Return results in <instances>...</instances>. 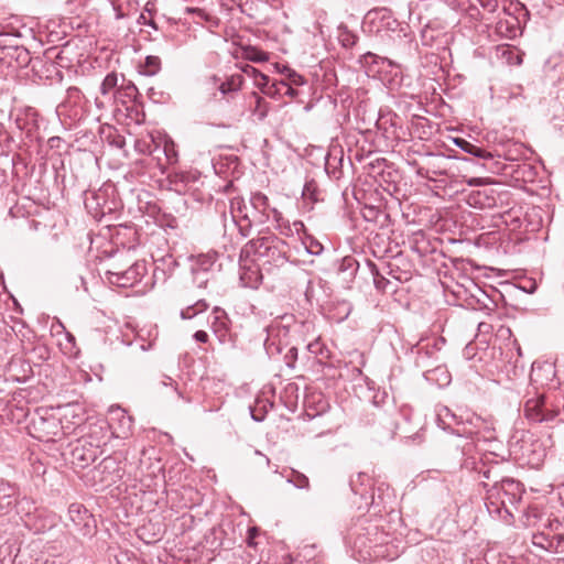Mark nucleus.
<instances>
[{"label": "nucleus", "mask_w": 564, "mask_h": 564, "mask_svg": "<svg viewBox=\"0 0 564 564\" xmlns=\"http://www.w3.org/2000/svg\"><path fill=\"white\" fill-rule=\"evenodd\" d=\"M524 416L533 423L547 425L564 422V409L558 402L550 400L545 394L527 400L524 404Z\"/></svg>", "instance_id": "3"}, {"label": "nucleus", "mask_w": 564, "mask_h": 564, "mask_svg": "<svg viewBox=\"0 0 564 564\" xmlns=\"http://www.w3.org/2000/svg\"><path fill=\"white\" fill-rule=\"evenodd\" d=\"M118 73H108L100 84V93L102 96H110L115 100V93L119 90Z\"/></svg>", "instance_id": "34"}, {"label": "nucleus", "mask_w": 564, "mask_h": 564, "mask_svg": "<svg viewBox=\"0 0 564 564\" xmlns=\"http://www.w3.org/2000/svg\"><path fill=\"white\" fill-rule=\"evenodd\" d=\"M460 427H457L456 435L459 437L473 438L480 434L481 430L485 429V420L473 412H464L463 421H460Z\"/></svg>", "instance_id": "18"}, {"label": "nucleus", "mask_w": 564, "mask_h": 564, "mask_svg": "<svg viewBox=\"0 0 564 564\" xmlns=\"http://www.w3.org/2000/svg\"><path fill=\"white\" fill-rule=\"evenodd\" d=\"M217 260L216 253H200L189 256V271L194 284L198 288H207L208 282L214 276V267Z\"/></svg>", "instance_id": "6"}, {"label": "nucleus", "mask_w": 564, "mask_h": 564, "mask_svg": "<svg viewBox=\"0 0 564 564\" xmlns=\"http://www.w3.org/2000/svg\"><path fill=\"white\" fill-rule=\"evenodd\" d=\"M486 491L485 505L490 514L501 518L512 517L511 508H517L524 492L523 485L508 477L495 480L492 484L480 481Z\"/></svg>", "instance_id": "1"}, {"label": "nucleus", "mask_w": 564, "mask_h": 564, "mask_svg": "<svg viewBox=\"0 0 564 564\" xmlns=\"http://www.w3.org/2000/svg\"><path fill=\"white\" fill-rule=\"evenodd\" d=\"M549 542H550V533L541 532V533L533 535V544L535 546H539V547L550 551V549L546 545V544H549Z\"/></svg>", "instance_id": "53"}, {"label": "nucleus", "mask_w": 564, "mask_h": 564, "mask_svg": "<svg viewBox=\"0 0 564 564\" xmlns=\"http://www.w3.org/2000/svg\"><path fill=\"white\" fill-rule=\"evenodd\" d=\"M420 87V78L414 77L413 73H393L388 78V88L398 90L400 94L413 97Z\"/></svg>", "instance_id": "11"}, {"label": "nucleus", "mask_w": 564, "mask_h": 564, "mask_svg": "<svg viewBox=\"0 0 564 564\" xmlns=\"http://www.w3.org/2000/svg\"><path fill=\"white\" fill-rule=\"evenodd\" d=\"M286 479L299 489H308L310 487L308 478L297 470L291 469L286 476Z\"/></svg>", "instance_id": "42"}, {"label": "nucleus", "mask_w": 564, "mask_h": 564, "mask_svg": "<svg viewBox=\"0 0 564 564\" xmlns=\"http://www.w3.org/2000/svg\"><path fill=\"white\" fill-rule=\"evenodd\" d=\"M273 246L271 241V235L264 237H258L256 239L249 240L245 247L241 249V256L249 257L250 254H256L260 258H263L268 254V251Z\"/></svg>", "instance_id": "23"}, {"label": "nucleus", "mask_w": 564, "mask_h": 564, "mask_svg": "<svg viewBox=\"0 0 564 564\" xmlns=\"http://www.w3.org/2000/svg\"><path fill=\"white\" fill-rule=\"evenodd\" d=\"M480 6L489 12H495L498 8L497 0H479Z\"/></svg>", "instance_id": "57"}, {"label": "nucleus", "mask_w": 564, "mask_h": 564, "mask_svg": "<svg viewBox=\"0 0 564 564\" xmlns=\"http://www.w3.org/2000/svg\"><path fill=\"white\" fill-rule=\"evenodd\" d=\"M272 406L273 404L265 399H256L254 404L249 406L252 420L262 422L267 416L269 408Z\"/></svg>", "instance_id": "35"}, {"label": "nucleus", "mask_w": 564, "mask_h": 564, "mask_svg": "<svg viewBox=\"0 0 564 564\" xmlns=\"http://www.w3.org/2000/svg\"><path fill=\"white\" fill-rule=\"evenodd\" d=\"M197 314L196 312L194 311V306L191 305V306H187L186 308L182 310L181 311V317L183 319H191L193 317H195Z\"/></svg>", "instance_id": "60"}, {"label": "nucleus", "mask_w": 564, "mask_h": 564, "mask_svg": "<svg viewBox=\"0 0 564 564\" xmlns=\"http://www.w3.org/2000/svg\"><path fill=\"white\" fill-rule=\"evenodd\" d=\"M366 265L369 269V272H370V274L372 276L375 288L379 292H382V293L387 292L388 291V286L391 285V282L384 276L383 271H381L376 265V263H373L370 260L366 261Z\"/></svg>", "instance_id": "31"}, {"label": "nucleus", "mask_w": 564, "mask_h": 564, "mask_svg": "<svg viewBox=\"0 0 564 564\" xmlns=\"http://www.w3.org/2000/svg\"><path fill=\"white\" fill-rule=\"evenodd\" d=\"M42 411L47 413V410H45V409H42V408L37 409L36 410L37 417H33L31 421L35 430H43V426L45 424L57 427V425L59 423H62V421H57L53 415L50 419L45 417L44 415L41 414Z\"/></svg>", "instance_id": "39"}, {"label": "nucleus", "mask_w": 564, "mask_h": 564, "mask_svg": "<svg viewBox=\"0 0 564 564\" xmlns=\"http://www.w3.org/2000/svg\"><path fill=\"white\" fill-rule=\"evenodd\" d=\"M351 491L360 497V507L364 502H373V481L366 473H358L349 481Z\"/></svg>", "instance_id": "16"}, {"label": "nucleus", "mask_w": 564, "mask_h": 564, "mask_svg": "<svg viewBox=\"0 0 564 564\" xmlns=\"http://www.w3.org/2000/svg\"><path fill=\"white\" fill-rule=\"evenodd\" d=\"M264 348H265V351L267 354L270 356V357H274L276 355H280L283 350V347L281 345L280 341H276L271 332L269 330V334H268V337L264 341Z\"/></svg>", "instance_id": "45"}, {"label": "nucleus", "mask_w": 564, "mask_h": 564, "mask_svg": "<svg viewBox=\"0 0 564 564\" xmlns=\"http://www.w3.org/2000/svg\"><path fill=\"white\" fill-rule=\"evenodd\" d=\"M411 352L415 354V365L420 368H426L429 366L427 361L436 355V348L435 345L417 343L411 348Z\"/></svg>", "instance_id": "27"}, {"label": "nucleus", "mask_w": 564, "mask_h": 564, "mask_svg": "<svg viewBox=\"0 0 564 564\" xmlns=\"http://www.w3.org/2000/svg\"><path fill=\"white\" fill-rule=\"evenodd\" d=\"M138 23L143 24V25H150L155 30L158 29L154 20L152 18L147 17V14L144 12H142L140 14V17L138 18Z\"/></svg>", "instance_id": "58"}, {"label": "nucleus", "mask_w": 564, "mask_h": 564, "mask_svg": "<svg viewBox=\"0 0 564 564\" xmlns=\"http://www.w3.org/2000/svg\"><path fill=\"white\" fill-rule=\"evenodd\" d=\"M242 76L241 74H232L231 76H227V74H224V76H218L214 74L210 77V84L213 86V89L219 90V93L225 97L232 93H237L241 86H242Z\"/></svg>", "instance_id": "19"}, {"label": "nucleus", "mask_w": 564, "mask_h": 564, "mask_svg": "<svg viewBox=\"0 0 564 564\" xmlns=\"http://www.w3.org/2000/svg\"><path fill=\"white\" fill-rule=\"evenodd\" d=\"M333 160L336 161V158H333ZM325 169H326L328 174L333 175V177H335V178H339L340 177V172H337L336 166L333 165L332 158H328L326 160Z\"/></svg>", "instance_id": "56"}, {"label": "nucleus", "mask_w": 564, "mask_h": 564, "mask_svg": "<svg viewBox=\"0 0 564 564\" xmlns=\"http://www.w3.org/2000/svg\"><path fill=\"white\" fill-rule=\"evenodd\" d=\"M120 80L119 90L115 93V101L121 105H126L128 101H134L139 95L134 83L127 80L123 73H121Z\"/></svg>", "instance_id": "26"}, {"label": "nucleus", "mask_w": 564, "mask_h": 564, "mask_svg": "<svg viewBox=\"0 0 564 564\" xmlns=\"http://www.w3.org/2000/svg\"><path fill=\"white\" fill-rule=\"evenodd\" d=\"M303 243L305 246L306 251L313 256H319L324 250L323 245L312 236H307Z\"/></svg>", "instance_id": "46"}, {"label": "nucleus", "mask_w": 564, "mask_h": 564, "mask_svg": "<svg viewBox=\"0 0 564 564\" xmlns=\"http://www.w3.org/2000/svg\"><path fill=\"white\" fill-rule=\"evenodd\" d=\"M514 354L512 350H509L506 352V357L508 360L506 361L503 366V371L508 376V378H517L524 372V364L520 360V357L522 356L521 348H517V358L512 360Z\"/></svg>", "instance_id": "28"}, {"label": "nucleus", "mask_w": 564, "mask_h": 564, "mask_svg": "<svg viewBox=\"0 0 564 564\" xmlns=\"http://www.w3.org/2000/svg\"><path fill=\"white\" fill-rule=\"evenodd\" d=\"M107 424L90 427L89 433L78 440L70 449V463L76 469H85L101 454L100 446L106 444Z\"/></svg>", "instance_id": "2"}, {"label": "nucleus", "mask_w": 564, "mask_h": 564, "mask_svg": "<svg viewBox=\"0 0 564 564\" xmlns=\"http://www.w3.org/2000/svg\"><path fill=\"white\" fill-rule=\"evenodd\" d=\"M464 413H456L446 405H438L436 408V422L437 425L452 434L456 435L457 427H460Z\"/></svg>", "instance_id": "20"}, {"label": "nucleus", "mask_w": 564, "mask_h": 564, "mask_svg": "<svg viewBox=\"0 0 564 564\" xmlns=\"http://www.w3.org/2000/svg\"><path fill=\"white\" fill-rule=\"evenodd\" d=\"M159 262L163 265L162 271L165 276H171L180 265L178 261L172 254L162 257Z\"/></svg>", "instance_id": "44"}, {"label": "nucleus", "mask_w": 564, "mask_h": 564, "mask_svg": "<svg viewBox=\"0 0 564 564\" xmlns=\"http://www.w3.org/2000/svg\"><path fill=\"white\" fill-rule=\"evenodd\" d=\"M473 468H474L475 470H477V471H478V474H479L482 478H485V479H487V480H492V482H494L495 480H498V479H497V476H498V475H497V470H496V468L487 467L484 463H480V464H479V467H473Z\"/></svg>", "instance_id": "48"}, {"label": "nucleus", "mask_w": 564, "mask_h": 564, "mask_svg": "<svg viewBox=\"0 0 564 564\" xmlns=\"http://www.w3.org/2000/svg\"><path fill=\"white\" fill-rule=\"evenodd\" d=\"M469 206L478 209H490L497 206L496 191L482 187L471 191L466 198Z\"/></svg>", "instance_id": "17"}, {"label": "nucleus", "mask_w": 564, "mask_h": 564, "mask_svg": "<svg viewBox=\"0 0 564 564\" xmlns=\"http://www.w3.org/2000/svg\"><path fill=\"white\" fill-rule=\"evenodd\" d=\"M387 491L388 486L384 488V484H381L378 487H373V502H364L362 505L366 507H372L376 509V511L380 512L386 508V498H390V495Z\"/></svg>", "instance_id": "32"}, {"label": "nucleus", "mask_w": 564, "mask_h": 564, "mask_svg": "<svg viewBox=\"0 0 564 564\" xmlns=\"http://www.w3.org/2000/svg\"><path fill=\"white\" fill-rule=\"evenodd\" d=\"M317 192H318L317 183L314 180H310V181L305 182L302 195L304 198H308L313 202H317L318 200Z\"/></svg>", "instance_id": "47"}, {"label": "nucleus", "mask_w": 564, "mask_h": 564, "mask_svg": "<svg viewBox=\"0 0 564 564\" xmlns=\"http://www.w3.org/2000/svg\"><path fill=\"white\" fill-rule=\"evenodd\" d=\"M80 94L82 93L77 87L72 86L67 88V97L68 99H74V102H77V100H79Z\"/></svg>", "instance_id": "61"}, {"label": "nucleus", "mask_w": 564, "mask_h": 564, "mask_svg": "<svg viewBox=\"0 0 564 564\" xmlns=\"http://www.w3.org/2000/svg\"><path fill=\"white\" fill-rule=\"evenodd\" d=\"M150 148H151V143H148V142L142 141V140H135V143H134L135 151H138L140 153L149 152V154L151 156H155L156 152H154V149L151 150Z\"/></svg>", "instance_id": "54"}, {"label": "nucleus", "mask_w": 564, "mask_h": 564, "mask_svg": "<svg viewBox=\"0 0 564 564\" xmlns=\"http://www.w3.org/2000/svg\"><path fill=\"white\" fill-rule=\"evenodd\" d=\"M337 39L344 47H351L356 44L358 37L354 32L348 30L347 26L340 25L338 28Z\"/></svg>", "instance_id": "40"}, {"label": "nucleus", "mask_w": 564, "mask_h": 564, "mask_svg": "<svg viewBox=\"0 0 564 564\" xmlns=\"http://www.w3.org/2000/svg\"><path fill=\"white\" fill-rule=\"evenodd\" d=\"M273 246L264 257L265 262L273 264L276 268L284 265L289 261L288 257V242L275 235H271Z\"/></svg>", "instance_id": "21"}, {"label": "nucleus", "mask_w": 564, "mask_h": 564, "mask_svg": "<svg viewBox=\"0 0 564 564\" xmlns=\"http://www.w3.org/2000/svg\"><path fill=\"white\" fill-rule=\"evenodd\" d=\"M154 152H156L155 155H160V153H163L164 156H165V166L166 164H175L177 162V152L174 148V144L171 142H165L163 148H161L160 145L155 144L154 145Z\"/></svg>", "instance_id": "37"}, {"label": "nucleus", "mask_w": 564, "mask_h": 564, "mask_svg": "<svg viewBox=\"0 0 564 564\" xmlns=\"http://www.w3.org/2000/svg\"><path fill=\"white\" fill-rule=\"evenodd\" d=\"M379 539L378 527L376 525L356 529L349 534L351 547L357 551L362 558H366V555L370 556V550L380 545Z\"/></svg>", "instance_id": "9"}, {"label": "nucleus", "mask_w": 564, "mask_h": 564, "mask_svg": "<svg viewBox=\"0 0 564 564\" xmlns=\"http://www.w3.org/2000/svg\"><path fill=\"white\" fill-rule=\"evenodd\" d=\"M123 459L124 456L121 452L105 457L87 474V477H90L93 481V486H111L121 480L124 475Z\"/></svg>", "instance_id": "4"}, {"label": "nucleus", "mask_w": 564, "mask_h": 564, "mask_svg": "<svg viewBox=\"0 0 564 564\" xmlns=\"http://www.w3.org/2000/svg\"><path fill=\"white\" fill-rule=\"evenodd\" d=\"M20 488L15 482L0 478V514L9 513L18 503Z\"/></svg>", "instance_id": "15"}, {"label": "nucleus", "mask_w": 564, "mask_h": 564, "mask_svg": "<svg viewBox=\"0 0 564 564\" xmlns=\"http://www.w3.org/2000/svg\"><path fill=\"white\" fill-rule=\"evenodd\" d=\"M145 66L147 67H155L160 68L161 66V59L159 56L150 55L145 58Z\"/></svg>", "instance_id": "59"}, {"label": "nucleus", "mask_w": 564, "mask_h": 564, "mask_svg": "<svg viewBox=\"0 0 564 564\" xmlns=\"http://www.w3.org/2000/svg\"><path fill=\"white\" fill-rule=\"evenodd\" d=\"M193 306L196 314H198L205 312L209 305L205 300H198L195 304H193Z\"/></svg>", "instance_id": "64"}, {"label": "nucleus", "mask_w": 564, "mask_h": 564, "mask_svg": "<svg viewBox=\"0 0 564 564\" xmlns=\"http://www.w3.org/2000/svg\"><path fill=\"white\" fill-rule=\"evenodd\" d=\"M427 381L437 384L438 387H446L451 383L452 377L445 367L436 366L433 369H427L424 372Z\"/></svg>", "instance_id": "30"}, {"label": "nucleus", "mask_w": 564, "mask_h": 564, "mask_svg": "<svg viewBox=\"0 0 564 564\" xmlns=\"http://www.w3.org/2000/svg\"><path fill=\"white\" fill-rule=\"evenodd\" d=\"M110 144L117 147V148H123L124 144H126V140H124V137L118 134V133H115V135L112 137V139L109 141Z\"/></svg>", "instance_id": "62"}, {"label": "nucleus", "mask_w": 564, "mask_h": 564, "mask_svg": "<svg viewBox=\"0 0 564 564\" xmlns=\"http://www.w3.org/2000/svg\"><path fill=\"white\" fill-rule=\"evenodd\" d=\"M297 357H299V350L296 347L292 346L288 349V351L284 354L283 356V361L284 364L291 368V369H294L295 368V362L297 360Z\"/></svg>", "instance_id": "49"}, {"label": "nucleus", "mask_w": 564, "mask_h": 564, "mask_svg": "<svg viewBox=\"0 0 564 564\" xmlns=\"http://www.w3.org/2000/svg\"><path fill=\"white\" fill-rule=\"evenodd\" d=\"M193 337L196 341L203 343V344L207 343L208 338H209L208 334L205 330L195 332Z\"/></svg>", "instance_id": "63"}, {"label": "nucleus", "mask_w": 564, "mask_h": 564, "mask_svg": "<svg viewBox=\"0 0 564 564\" xmlns=\"http://www.w3.org/2000/svg\"><path fill=\"white\" fill-rule=\"evenodd\" d=\"M148 268L144 260L133 262L127 269L115 268L106 272L109 283L120 288H131L140 282L147 274Z\"/></svg>", "instance_id": "7"}, {"label": "nucleus", "mask_w": 564, "mask_h": 564, "mask_svg": "<svg viewBox=\"0 0 564 564\" xmlns=\"http://www.w3.org/2000/svg\"><path fill=\"white\" fill-rule=\"evenodd\" d=\"M307 350L316 356H328V350L326 349L324 344H322L318 339L310 343L307 345Z\"/></svg>", "instance_id": "50"}, {"label": "nucleus", "mask_w": 564, "mask_h": 564, "mask_svg": "<svg viewBox=\"0 0 564 564\" xmlns=\"http://www.w3.org/2000/svg\"><path fill=\"white\" fill-rule=\"evenodd\" d=\"M555 367L553 364L534 361L531 367L530 382L535 388L549 386L554 381Z\"/></svg>", "instance_id": "12"}, {"label": "nucleus", "mask_w": 564, "mask_h": 564, "mask_svg": "<svg viewBox=\"0 0 564 564\" xmlns=\"http://www.w3.org/2000/svg\"><path fill=\"white\" fill-rule=\"evenodd\" d=\"M398 415H400V411L393 404H390L386 409L380 408L377 404H373L372 411L370 412L372 422L379 423L391 433H394V431L399 427V422L397 420Z\"/></svg>", "instance_id": "14"}, {"label": "nucleus", "mask_w": 564, "mask_h": 564, "mask_svg": "<svg viewBox=\"0 0 564 564\" xmlns=\"http://www.w3.org/2000/svg\"><path fill=\"white\" fill-rule=\"evenodd\" d=\"M269 54L254 46H246L240 50V57L252 63H264L269 61Z\"/></svg>", "instance_id": "33"}, {"label": "nucleus", "mask_w": 564, "mask_h": 564, "mask_svg": "<svg viewBox=\"0 0 564 564\" xmlns=\"http://www.w3.org/2000/svg\"><path fill=\"white\" fill-rule=\"evenodd\" d=\"M500 57L505 59L509 66H520L522 63V53L517 48H502Z\"/></svg>", "instance_id": "38"}, {"label": "nucleus", "mask_w": 564, "mask_h": 564, "mask_svg": "<svg viewBox=\"0 0 564 564\" xmlns=\"http://www.w3.org/2000/svg\"><path fill=\"white\" fill-rule=\"evenodd\" d=\"M162 383H163L164 386H166V387H167V386H171V387H172V386H174V390H175V392L177 393L178 398H181V399L185 400L186 402H191V399H189V398H185V397L183 395V393H182V391H180V389H178V387H177L176 382H175L171 377H165V379L162 381Z\"/></svg>", "instance_id": "55"}, {"label": "nucleus", "mask_w": 564, "mask_h": 564, "mask_svg": "<svg viewBox=\"0 0 564 564\" xmlns=\"http://www.w3.org/2000/svg\"><path fill=\"white\" fill-rule=\"evenodd\" d=\"M380 214H381V210L376 206L366 205L362 208V217L367 221H377Z\"/></svg>", "instance_id": "51"}, {"label": "nucleus", "mask_w": 564, "mask_h": 564, "mask_svg": "<svg viewBox=\"0 0 564 564\" xmlns=\"http://www.w3.org/2000/svg\"><path fill=\"white\" fill-rule=\"evenodd\" d=\"M333 265L335 273L340 276L344 282L351 281L359 268L358 261L351 256L336 260Z\"/></svg>", "instance_id": "25"}, {"label": "nucleus", "mask_w": 564, "mask_h": 564, "mask_svg": "<svg viewBox=\"0 0 564 564\" xmlns=\"http://www.w3.org/2000/svg\"><path fill=\"white\" fill-rule=\"evenodd\" d=\"M359 63L361 67L371 68V67H389V68H401L402 64L391 58L390 56H380L378 54L367 52L362 54L359 58Z\"/></svg>", "instance_id": "22"}, {"label": "nucleus", "mask_w": 564, "mask_h": 564, "mask_svg": "<svg viewBox=\"0 0 564 564\" xmlns=\"http://www.w3.org/2000/svg\"><path fill=\"white\" fill-rule=\"evenodd\" d=\"M453 142L462 151L475 158L482 159L486 162H490L491 164L498 165V162L495 161L494 154L484 148L478 147L464 138H454Z\"/></svg>", "instance_id": "24"}, {"label": "nucleus", "mask_w": 564, "mask_h": 564, "mask_svg": "<svg viewBox=\"0 0 564 564\" xmlns=\"http://www.w3.org/2000/svg\"><path fill=\"white\" fill-rule=\"evenodd\" d=\"M154 160H156L158 167L161 170L162 173H164L165 165L164 163H162L160 155L135 160L132 164L133 171L137 172L138 174L144 173L154 164Z\"/></svg>", "instance_id": "36"}, {"label": "nucleus", "mask_w": 564, "mask_h": 564, "mask_svg": "<svg viewBox=\"0 0 564 564\" xmlns=\"http://www.w3.org/2000/svg\"><path fill=\"white\" fill-rule=\"evenodd\" d=\"M68 516L75 529L83 536H93L96 533V520L83 505L72 503L68 507Z\"/></svg>", "instance_id": "10"}, {"label": "nucleus", "mask_w": 564, "mask_h": 564, "mask_svg": "<svg viewBox=\"0 0 564 564\" xmlns=\"http://www.w3.org/2000/svg\"><path fill=\"white\" fill-rule=\"evenodd\" d=\"M546 545L550 551L564 556V532L550 533V542Z\"/></svg>", "instance_id": "41"}, {"label": "nucleus", "mask_w": 564, "mask_h": 564, "mask_svg": "<svg viewBox=\"0 0 564 564\" xmlns=\"http://www.w3.org/2000/svg\"><path fill=\"white\" fill-rule=\"evenodd\" d=\"M17 128L28 138H33L39 129V113L32 107L19 109L14 119Z\"/></svg>", "instance_id": "13"}, {"label": "nucleus", "mask_w": 564, "mask_h": 564, "mask_svg": "<svg viewBox=\"0 0 564 564\" xmlns=\"http://www.w3.org/2000/svg\"><path fill=\"white\" fill-rule=\"evenodd\" d=\"M519 31V21L516 17H510L508 19H500L496 23V32L506 37V39H514Z\"/></svg>", "instance_id": "29"}, {"label": "nucleus", "mask_w": 564, "mask_h": 564, "mask_svg": "<svg viewBox=\"0 0 564 564\" xmlns=\"http://www.w3.org/2000/svg\"><path fill=\"white\" fill-rule=\"evenodd\" d=\"M250 203L252 207L261 214H264L267 208H269V198L261 192L253 193L251 195Z\"/></svg>", "instance_id": "43"}, {"label": "nucleus", "mask_w": 564, "mask_h": 564, "mask_svg": "<svg viewBox=\"0 0 564 564\" xmlns=\"http://www.w3.org/2000/svg\"><path fill=\"white\" fill-rule=\"evenodd\" d=\"M212 329L220 344L228 348L237 346L238 336L231 330V321L227 312L219 306L212 311Z\"/></svg>", "instance_id": "8"}, {"label": "nucleus", "mask_w": 564, "mask_h": 564, "mask_svg": "<svg viewBox=\"0 0 564 564\" xmlns=\"http://www.w3.org/2000/svg\"><path fill=\"white\" fill-rule=\"evenodd\" d=\"M13 140L3 131V127L0 123V154H4L11 150V143Z\"/></svg>", "instance_id": "52"}, {"label": "nucleus", "mask_w": 564, "mask_h": 564, "mask_svg": "<svg viewBox=\"0 0 564 564\" xmlns=\"http://www.w3.org/2000/svg\"><path fill=\"white\" fill-rule=\"evenodd\" d=\"M113 193L115 188L111 185L86 192L84 204L88 213L94 217L112 213L117 208L116 199H110V195H113Z\"/></svg>", "instance_id": "5"}]
</instances>
